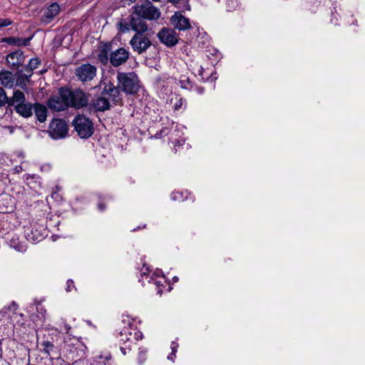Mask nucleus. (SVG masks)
<instances>
[{"label": "nucleus", "instance_id": "1", "mask_svg": "<svg viewBox=\"0 0 365 365\" xmlns=\"http://www.w3.org/2000/svg\"><path fill=\"white\" fill-rule=\"evenodd\" d=\"M119 33L125 34L132 29L135 32L130 40L133 50L138 54L145 52L151 46V41L145 33L148 26L145 21L132 18L129 22L125 19H120L116 24Z\"/></svg>", "mask_w": 365, "mask_h": 365}, {"label": "nucleus", "instance_id": "2", "mask_svg": "<svg viewBox=\"0 0 365 365\" xmlns=\"http://www.w3.org/2000/svg\"><path fill=\"white\" fill-rule=\"evenodd\" d=\"M123 322L127 326H125L119 331L117 338L120 351L123 355H125L131 350L132 346L135 344V341L143 338V334L129 320H128L127 323L125 320Z\"/></svg>", "mask_w": 365, "mask_h": 365}, {"label": "nucleus", "instance_id": "3", "mask_svg": "<svg viewBox=\"0 0 365 365\" xmlns=\"http://www.w3.org/2000/svg\"><path fill=\"white\" fill-rule=\"evenodd\" d=\"M131 14L128 16L127 22H129L132 18L154 21L160 17V11L158 8L153 6L150 1H146L141 4H136L131 8Z\"/></svg>", "mask_w": 365, "mask_h": 365}, {"label": "nucleus", "instance_id": "4", "mask_svg": "<svg viewBox=\"0 0 365 365\" xmlns=\"http://www.w3.org/2000/svg\"><path fill=\"white\" fill-rule=\"evenodd\" d=\"M116 78L118 87L126 94L133 95L138 91L140 81L134 72H118Z\"/></svg>", "mask_w": 365, "mask_h": 365}, {"label": "nucleus", "instance_id": "5", "mask_svg": "<svg viewBox=\"0 0 365 365\" xmlns=\"http://www.w3.org/2000/svg\"><path fill=\"white\" fill-rule=\"evenodd\" d=\"M70 97V89L61 88L57 96L51 97L48 101V106L56 111H62L69 107L68 100Z\"/></svg>", "mask_w": 365, "mask_h": 365}, {"label": "nucleus", "instance_id": "6", "mask_svg": "<svg viewBox=\"0 0 365 365\" xmlns=\"http://www.w3.org/2000/svg\"><path fill=\"white\" fill-rule=\"evenodd\" d=\"M73 125L81 138H88L94 131L92 121L84 115H78L75 117Z\"/></svg>", "mask_w": 365, "mask_h": 365}, {"label": "nucleus", "instance_id": "7", "mask_svg": "<svg viewBox=\"0 0 365 365\" xmlns=\"http://www.w3.org/2000/svg\"><path fill=\"white\" fill-rule=\"evenodd\" d=\"M96 67L90 63L81 64L75 69V75L83 83L92 81L96 76Z\"/></svg>", "mask_w": 365, "mask_h": 365}, {"label": "nucleus", "instance_id": "8", "mask_svg": "<svg viewBox=\"0 0 365 365\" xmlns=\"http://www.w3.org/2000/svg\"><path fill=\"white\" fill-rule=\"evenodd\" d=\"M49 135L53 139L65 138L68 133V125L62 119H53L49 125Z\"/></svg>", "mask_w": 365, "mask_h": 365}, {"label": "nucleus", "instance_id": "9", "mask_svg": "<svg viewBox=\"0 0 365 365\" xmlns=\"http://www.w3.org/2000/svg\"><path fill=\"white\" fill-rule=\"evenodd\" d=\"M88 97L89 96L82 90H70V97L68 100L71 101V103H69V107L79 109L84 106H88Z\"/></svg>", "mask_w": 365, "mask_h": 365}, {"label": "nucleus", "instance_id": "10", "mask_svg": "<svg viewBox=\"0 0 365 365\" xmlns=\"http://www.w3.org/2000/svg\"><path fill=\"white\" fill-rule=\"evenodd\" d=\"M46 232L43 226L38 225H31L24 231L26 240L33 244L41 242L45 237Z\"/></svg>", "mask_w": 365, "mask_h": 365}, {"label": "nucleus", "instance_id": "11", "mask_svg": "<svg viewBox=\"0 0 365 365\" xmlns=\"http://www.w3.org/2000/svg\"><path fill=\"white\" fill-rule=\"evenodd\" d=\"M120 87L114 86L113 83H105L101 95L108 96L112 103L115 105H120L123 103V96L120 91Z\"/></svg>", "mask_w": 365, "mask_h": 365}, {"label": "nucleus", "instance_id": "12", "mask_svg": "<svg viewBox=\"0 0 365 365\" xmlns=\"http://www.w3.org/2000/svg\"><path fill=\"white\" fill-rule=\"evenodd\" d=\"M159 41L167 46H174L178 43V36L172 29L163 28L157 34Z\"/></svg>", "mask_w": 365, "mask_h": 365}, {"label": "nucleus", "instance_id": "13", "mask_svg": "<svg viewBox=\"0 0 365 365\" xmlns=\"http://www.w3.org/2000/svg\"><path fill=\"white\" fill-rule=\"evenodd\" d=\"M130 53L124 48H119L110 53V63L114 67L124 64L129 58Z\"/></svg>", "mask_w": 365, "mask_h": 365}, {"label": "nucleus", "instance_id": "14", "mask_svg": "<svg viewBox=\"0 0 365 365\" xmlns=\"http://www.w3.org/2000/svg\"><path fill=\"white\" fill-rule=\"evenodd\" d=\"M170 23L178 31H186L191 28L190 19L182 14L181 12H175L170 18Z\"/></svg>", "mask_w": 365, "mask_h": 365}, {"label": "nucleus", "instance_id": "15", "mask_svg": "<svg viewBox=\"0 0 365 365\" xmlns=\"http://www.w3.org/2000/svg\"><path fill=\"white\" fill-rule=\"evenodd\" d=\"M89 109L95 111H104L110 108V102L105 96L94 98L88 104Z\"/></svg>", "mask_w": 365, "mask_h": 365}, {"label": "nucleus", "instance_id": "16", "mask_svg": "<svg viewBox=\"0 0 365 365\" xmlns=\"http://www.w3.org/2000/svg\"><path fill=\"white\" fill-rule=\"evenodd\" d=\"M111 46L110 43L101 44L98 53L97 55L98 60L103 65H106L110 62V53Z\"/></svg>", "mask_w": 365, "mask_h": 365}, {"label": "nucleus", "instance_id": "17", "mask_svg": "<svg viewBox=\"0 0 365 365\" xmlns=\"http://www.w3.org/2000/svg\"><path fill=\"white\" fill-rule=\"evenodd\" d=\"M14 108L16 113L25 118H28L33 115L34 104L29 102L26 101Z\"/></svg>", "mask_w": 365, "mask_h": 365}, {"label": "nucleus", "instance_id": "18", "mask_svg": "<svg viewBox=\"0 0 365 365\" xmlns=\"http://www.w3.org/2000/svg\"><path fill=\"white\" fill-rule=\"evenodd\" d=\"M60 7L56 3L51 4L43 12L42 21L46 23L51 22L59 13Z\"/></svg>", "mask_w": 365, "mask_h": 365}, {"label": "nucleus", "instance_id": "19", "mask_svg": "<svg viewBox=\"0 0 365 365\" xmlns=\"http://www.w3.org/2000/svg\"><path fill=\"white\" fill-rule=\"evenodd\" d=\"M24 53L21 51L10 53L6 57L7 63L13 67H19L24 61Z\"/></svg>", "mask_w": 365, "mask_h": 365}, {"label": "nucleus", "instance_id": "20", "mask_svg": "<svg viewBox=\"0 0 365 365\" xmlns=\"http://www.w3.org/2000/svg\"><path fill=\"white\" fill-rule=\"evenodd\" d=\"M32 37L21 38L19 37H5L1 39V42L6 43L9 45L16 46L18 47L26 46L29 44Z\"/></svg>", "mask_w": 365, "mask_h": 365}, {"label": "nucleus", "instance_id": "21", "mask_svg": "<svg viewBox=\"0 0 365 365\" xmlns=\"http://www.w3.org/2000/svg\"><path fill=\"white\" fill-rule=\"evenodd\" d=\"M33 112H34L36 118L39 122L43 123L46 121L48 112L46 106L38 103H34Z\"/></svg>", "mask_w": 365, "mask_h": 365}, {"label": "nucleus", "instance_id": "22", "mask_svg": "<svg viewBox=\"0 0 365 365\" xmlns=\"http://www.w3.org/2000/svg\"><path fill=\"white\" fill-rule=\"evenodd\" d=\"M26 96L24 93L19 90H14L13 96L9 98L8 103L14 107L26 102Z\"/></svg>", "mask_w": 365, "mask_h": 365}, {"label": "nucleus", "instance_id": "23", "mask_svg": "<svg viewBox=\"0 0 365 365\" xmlns=\"http://www.w3.org/2000/svg\"><path fill=\"white\" fill-rule=\"evenodd\" d=\"M0 81L2 86L11 88L14 84V78L11 72L1 71L0 73Z\"/></svg>", "mask_w": 365, "mask_h": 365}, {"label": "nucleus", "instance_id": "24", "mask_svg": "<svg viewBox=\"0 0 365 365\" xmlns=\"http://www.w3.org/2000/svg\"><path fill=\"white\" fill-rule=\"evenodd\" d=\"M41 61L38 58H34L29 61V64L26 66L25 70L28 75H26V78L29 79L33 74V71L37 68L41 64Z\"/></svg>", "mask_w": 365, "mask_h": 365}, {"label": "nucleus", "instance_id": "25", "mask_svg": "<svg viewBox=\"0 0 365 365\" xmlns=\"http://www.w3.org/2000/svg\"><path fill=\"white\" fill-rule=\"evenodd\" d=\"M11 247L15 249L20 252H24L26 251V245L19 241V239L16 236H13L9 242Z\"/></svg>", "mask_w": 365, "mask_h": 365}, {"label": "nucleus", "instance_id": "26", "mask_svg": "<svg viewBox=\"0 0 365 365\" xmlns=\"http://www.w3.org/2000/svg\"><path fill=\"white\" fill-rule=\"evenodd\" d=\"M187 108V101L186 99L181 96H176L175 98V103L173 106V109L175 111L178 110H184Z\"/></svg>", "mask_w": 365, "mask_h": 365}, {"label": "nucleus", "instance_id": "27", "mask_svg": "<svg viewBox=\"0 0 365 365\" xmlns=\"http://www.w3.org/2000/svg\"><path fill=\"white\" fill-rule=\"evenodd\" d=\"M178 83L182 88L189 91H192L194 87V83L189 78H186L185 76H181L179 79Z\"/></svg>", "mask_w": 365, "mask_h": 365}, {"label": "nucleus", "instance_id": "28", "mask_svg": "<svg viewBox=\"0 0 365 365\" xmlns=\"http://www.w3.org/2000/svg\"><path fill=\"white\" fill-rule=\"evenodd\" d=\"M26 75H28L27 73L21 74L19 77L16 78L15 81L16 86L20 87L21 89L26 91L27 86H26V81H29V79L26 78Z\"/></svg>", "mask_w": 365, "mask_h": 365}, {"label": "nucleus", "instance_id": "29", "mask_svg": "<svg viewBox=\"0 0 365 365\" xmlns=\"http://www.w3.org/2000/svg\"><path fill=\"white\" fill-rule=\"evenodd\" d=\"M141 279H139V282L142 284L144 283L143 278L145 277L148 279V282H151V279H153V276H150V268L148 267H146L145 264L142 267L141 270Z\"/></svg>", "mask_w": 365, "mask_h": 365}, {"label": "nucleus", "instance_id": "30", "mask_svg": "<svg viewBox=\"0 0 365 365\" xmlns=\"http://www.w3.org/2000/svg\"><path fill=\"white\" fill-rule=\"evenodd\" d=\"M170 348L172 349V352L168 356V359L172 361H174V358L175 357V353L177 352L178 344L175 341H172L170 344Z\"/></svg>", "mask_w": 365, "mask_h": 365}, {"label": "nucleus", "instance_id": "31", "mask_svg": "<svg viewBox=\"0 0 365 365\" xmlns=\"http://www.w3.org/2000/svg\"><path fill=\"white\" fill-rule=\"evenodd\" d=\"M9 102V98L7 97L5 91L0 87V108L5 106Z\"/></svg>", "mask_w": 365, "mask_h": 365}, {"label": "nucleus", "instance_id": "32", "mask_svg": "<svg viewBox=\"0 0 365 365\" xmlns=\"http://www.w3.org/2000/svg\"><path fill=\"white\" fill-rule=\"evenodd\" d=\"M17 307H18V305L16 302H13L12 303H11L10 305H9L8 307H4L1 313V314H7L8 312H12L13 313H15L16 310L17 309Z\"/></svg>", "mask_w": 365, "mask_h": 365}, {"label": "nucleus", "instance_id": "33", "mask_svg": "<svg viewBox=\"0 0 365 365\" xmlns=\"http://www.w3.org/2000/svg\"><path fill=\"white\" fill-rule=\"evenodd\" d=\"M170 197L174 201H183L185 199L183 194L180 192H172Z\"/></svg>", "mask_w": 365, "mask_h": 365}, {"label": "nucleus", "instance_id": "34", "mask_svg": "<svg viewBox=\"0 0 365 365\" xmlns=\"http://www.w3.org/2000/svg\"><path fill=\"white\" fill-rule=\"evenodd\" d=\"M42 346L43 347V351L46 354H49L52 350L53 345L48 341H43Z\"/></svg>", "mask_w": 365, "mask_h": 365}, {"label": "nucleus", "instance_id": "35", "mask_svg": "<svg viewBox=\"0 0 365 365\" xmlns=\"http://www.w3.org/2000/svg\"><path fill=\"white\" fill-rule=\"evenodd\" d=\"M12 24V21L9 19H1L0 18V29L8 26Z\"/></svg>", "mask_w": 365, "mask_h": 365}, {"label": "nucleus", "instance_id": "36", "mask_svg": "<svg viewBox=\"0 0 365 365\" xmlns=\"http://www.w3.org/2000/svg\"><path fill=\"white\" fill-rule=\"evenodd\" d=\"M150 283L155 284L156 285V287L158 288H160V286L161 285L160 281L154 279L153 278V279H151V282ZM157 292H158V294H161L163 292V290L161 289H158Z\"/></svg>", "mask_w": 365, "mask_h": 365}, {"label": "nucleus", "instance_id": "37", "mask_svg": "<svg viewBox=\"0 0 365 365\" xmlns=\"http://www.w3.org/2000/svg\"><path fill=\"white\" fill-rule=\"evenodd\" d=\"M192 91H195L197 93L201 95V94L204 93L205 89L202 87H200V86H196V85L194 84V87H193Z\"/></svg>", "mask_w": 365, "mask_h": 365}, {"label": "nucleus", "instance_id": "38", "mask_svg": "<svg viewBox=\"0 0 365 365\" xmlns=\"http://www.w3.org/2000/svg\"><path fill=\"white\" fill-rule=\"evenodd\" d=\"M147 352V350L144 348H140L139 351V358L141 360V362H143L145 360V356Z\"/></svg>", "mask_w": 365, "mask_h": 365}, {"label": "nucleus", "instance_id": "39", "mask_svg": "<svg viewBox=\"0 0 365 365\" xmlns=\"http://www.w3.org/2000/svg\"><path fill=\"white\" fill-rule=\"evenodd\" d=\"M72 288H75L74 282L72 279H68L67 281V287L66 289L67 292H71Z\"/></svg>", "mask_w": 365, "mask_h": 365}, {"label": "nucleus", "instance_id": "40", "mask_svg": "<svg viewBox=\"0 0 365 365\" xmlns=\"http://www.w3.org/2000/svg\"><path fill=\"white\" fill-rule=\"evenodd\" d=\"M25 180L27 182V184H29V180H34L38 178L36 175H30L26 174L24 175Z\"/></svg>", "mask_w": 365, "mask_h": 365}, {"label": "nucleus", "instance_id": "41", "mask_svg": "<svg viewBox=\"0 0 365 365\" xmlns=\"http://www.w3.org/2000/svg\"><path fill=\"white\" fill-rule=\"evenodd\" d=\"M161 277L163 276V271L160 269H156L151 276Z\"/></svg>", "mask_w": 365, "mask_h": 365}, {"label": "nucleus", "instance_id": "42", "mask_svg": "<svg viewBox=\"0 0 365 365\" xmlns=\"http://www.w3.org/2000/svg\"><path fill=\"white\" fill-rule=\"evenodd\" d=\"M14 172H15V173H21V172L23 170V168H22V167H21V166H20V165H17V166H16V167L14 168Z\"/></svg>", "mask_w": 365, "mask_h": 365}, {"label": "nucleus", "instance_id": "43", "mask_svg": "<svg viewBox=\"0 0 365 365\" xmlns=\"http://www.w3.org/2000/svg\"><path fill=\"white\" fill-rule=\"evenodd\" d=\"M98 208L100 211H103L106 208V206L102 202L98 203Z\"/></svg>", "mask_w": 365, "mask_h": 365}, {"label": "nucleus", "instance_id": "44", "mask_svg": "<svg viewBox=\"0 0 365 365\" xmlns=\"http://www.w3.org/2000/svg\"><path fill=\"white\" fill-rule=\"evenodd\" d=\"M184 142V140H178L176 143H175V145H182V143Z\"/></svg>", "mask_w": 365, "mask_h": 365}, {"label": "nucleus", "instance_id": "45", "mask_svg": "<svg viewBox=\"0 0 365 365\" xmlns=\"http://www.w3.org/2000/svg\"><path fill=\"white\" fill-rule=\"evenodd\" d=\"M202 38H204L206 40H208V36L206 35V34H204V36H202Z\"/></svg>", "mask_w": 365, "mask_h": 365}, {"label": "nucleus", "instance_id": "46", "mask_svg": "<svg viewBox=\"0 0 365 365\" xmlns=\"http://www.w3.org/2000/svg\"><path fill=\"white\" fill-rule=\"evenodd\" d=\"M173 279L174 282H178V277H174Z\"/></svg>", "mask_w": 365, "mask_h": 365}, {"label": "nucleus", "instance_id": "47", "mask_svg": "<svg viewBox=\"0 0 365 365\" xmlns=\"http://www.w3.org/2000/svg\"><path fill=\"white\" fill-rule=\"evenodd\" d=\"M140 227H138V228H135V229H133V231H135L137 230L138 229H139Z\"/></svg>", "mask_w": 365, "mask_h": 365}]
</instances>
